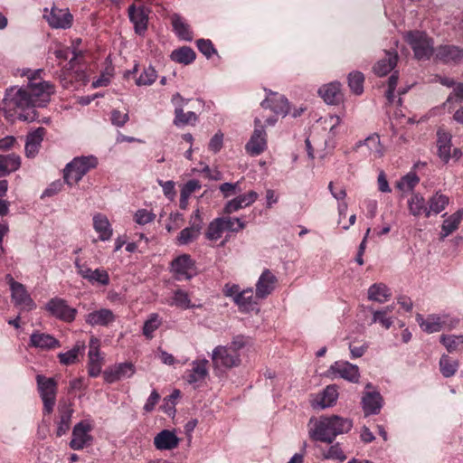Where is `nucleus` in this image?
I'll list each match as a JSON object with an SVG mask.
<instances>
[{
  "label": "nucleus",
  "instance_id": "32",
  "mask_svg": "<svg viewBox=\"0 0 463 463\" xmlns=\"http://www.w3.org/2000/svg\"><path fill=\"white\" fill-rule=\"evenodd\" d=\"M437 146L439 158L448 163L450 158L451 135L439 128L437 131Z\"/></svg>",
  "mask_w": 463,
  "mask_h": 463
},
{
  "label": "nucleus",
  "instance_id": "60",
  "mask_svg": "<svg viewBox=\"0 0 463 463\" xmlns=\"http://www.w3.org/2000/svg\"><path fill=\"white\" fill-rule=\"evenodd\" d=\"M155 219V214L152 213L151 212L146 210V209H141V210H138L136 214H135V220L136 222L138 223V224H146V223H149L151 222H153Z\"/></svg>",
  "mask_w": 463,
  "mask_h": 463
},
{
  "label": "nucleus",
  "instance_id": "14",
  "mask_svg": "<svg viewBox=\"0 0 463 463\" xmlns=\"http://www.w3.org/2000/svg\"><path fill=\"white\" fill-rule=\"evenodd\" d=\"M333 376H338L351 383H358L360 372L357 365L346 361H336L328 370Z\"/></svg>",
  "mask_w": 463,
  "mask_h": 463
},
{
  "label": "nucleus",
  "instance_id": "3",
  "mask_svg": "<svg viewBox=\"0 0 463 463\" xmlns=\"http://www.w3.org/2000/svg\"><path fill=\"white\" fill-rule=\"evenodd\" d=\"M404 39L418 61H428L435 56L434 41L425 32L409 31L405 33Z\"/></svg>",
  "mask_w": 463,
  "mask_h": 463
},
{
  "label": "nucleus",
  "instance_id": "30",
  "mask_svg": "<svg viewBox=\"0 0 463 463\" xmlns=\"http://www.w3.org/2000/svg\"><path fill=\"white\" fill-rule=\"evenodd\" d=\"M398 61V53L396 52H385V57L378 61L373 66V71L376 75L383 77L392 71Z\"/></svg>",
  "mask_w": 463,
  "mask_h": 463
},
{
  "label": "nucleus",
  "instance_id": "53",
  "mask_svg": "<svg viewBox=\"0 0 463 463\" xmlns=\"http://www.w3.org/2000/svg\"><path fill=\"white\" fill-rule=\"evenodd\" d=\"M196 45L198 50L208 59L216 53V49L210 40L199 39L196 42Z\"/></svg>",
  "mask_w": 463,
  "mask_h": 463
},
{
  "label": "nucleus",
  "instance_id": "52",
  "mask_svg": "<svg viewBox=\"0 0 463 463\" xmlns=\"http://www.w3.org/2000/svg\"><path fill=\"white\" fill-rule=\"evenodd\" d=\"M323 455L326 459H338L341 462L346 458L338 443L332 445Z\"/></svg>",
  "mask_w": 463,
  "mask_h": 463
},
{
  "label": "nucleus",
  "instance_id": "5",
  "mask_svg": "<svg viewBox=\"0 0 463 463\" xmlns=\"http://www.w3.org/2000/svg\"><path fill=\"white\" fill-rule=\"evenodd\" d=\"M37 387L43 403V413L51 414L56 402L57 383L53 378H46L43 375L36 376Z\"/></svg>",
  "mask_w": 463,
  "mask_h": 463
},
{
  "label": "nucleus",
  "instance_id": "59",
  "mask_svg": "<svg viewBox=\"0 0 463 463\" xmlns=\"http://www.w3.org/2000/svg\"><path fill=\"white\" fill-rule=\"evenodd\" d=\"M420 328L427 333L438 332L442 327L440 320H420Z\"/></svg>",
  "mask_w": 463,
  "mask_h": 463
},
{
  "label": "nucleus",
  "instance_id": "43",
  "mask_svg": "<svg viewBox=\"0 0 463 463\" xmlns=\"http://www.w3.org/2000/svg\"><path fill=\"white\" fill-rule=\"evenodd\" d=\"M78 54L73 52V57L70 59V61L65 65L60 71L56 72V77L59 79L63 88L67 89L71 84L72 80L70 79L71 71L74 68L75 61Z\"/></svg>",
  "mask_w": 463,
  "mask_h": 463
},
{
  "label": "nucleus",
  "instance_id": "33",
  "mask_svg": "<svg viewBox=\"0 0 463 463\" xmlns=\"http://www.w3.org/2000/svg\"><path fill=\"white\" fill-rule=\"evenodd\" d=\"M392 297L391 289L384 283H374L368 288V299L384 303Z\"/></svg>",
  "mask_w": 463,
  "mask_h": 463
},
{
  "label": "nucleus",
  "instance_id": "24",
  "mask_svg": "<svg viewBox=\"0 0 463 463\" xmlns=\"http://www.w3.org/2000/svg\"><path fill=\"white\" fill-rule=\"evenodd\" d=\"M178 444V437L169 430H163L154 438V445L159 450H171L175 449Z\"/></svg>",
  "mask_w": 463,
  "mask_h": 463
},
{
  "label": "nucleus",
  "instance_id": "2",
  "mask_svg": "<svg viewBox=\"0 0 463 463\" xmlns=\"http://www.w3.org/2000/svg\"><path fill=\"white\" fill-rule=\"evenodd\" d=\"M352 427L353 421L347 418L337 415L321 417L309 435L314 440L330 444L336 436L349 432Z\"/></svg>",
  "mask_w": 463,
  "mask_h": 463
},
{
  "label": "nucleus",
  "instance_id": "9",
  "mask_svg": "<svg viewBox=\"0 0 463 463\" xmlns=\"http://www.w3.org/2000/svg\"><path fill=\"white\" fill-rule=\"evenodd\" d=\"M435 60L449 65L463 62V48L454 44H440L436 47Z\"/></svg>",
  "mask_w": 463,
  "mask_h": 463
},
{
  "label": "nucleus",
  "instance_id": "50",
  "mask_svg": "<svg viewBox=\"0 0 463 463\" xmlns=\"http://www.w3.org/2000/svg\"><path fill=\"white\" fill-rule=\"evenodd\" d=\"M201 188V184L198 180H189L182 188L180 194V203H183L187 198L196 190Z\"/></svg>",
  "mask_w": 463,
  "mask_h": 463
},
{
  "label": "nucleus",
  "instance_id": "27",
  "mask_svg": "<svg viewBox=\"0 0 463 463\" xmlns=\"http://www.w3.org/2000/svg\"><path fill=\"white\" fill-rule=\"evenodd\" d=\"M318 93L327 104L335 105L343 100L339 82H331L319 88Z\"/></svg>",
  "mask_w": 463,
  "mask_h": 463
},
{
  "label": "nucleus",
  "instance_id": "15",
  "mask_svg": "<svg viewBox=\"0 0 463 463\" xmlns=\"http://www.w3.org/2000/svg\"><path fill=\"white\" fill-rule=\"evenodd\" d=\"M268 97L261 102L263 109H269L277 115L285 117L289 111V104L284 96H279L272 92L270 90L265 89Z\"/></svg>",
  "mask_w": 463,
  "mask_h": 463
},
{
  "label": "nucleus",
  "instance_id": "35",
  "mask_svg": "<svg viewBox=\"0 0 463 463\" xmlns=\"http://www.w3.org/2000/svg\"><path fill=\"white\" fill-rule=\"evenodd\" d=\"M171 22L175 33L180 39L188 42H191L193 40V33L183 17H181L177 14H174L171 16Z\"/></svg>",
  "mask_w": 463,
  "mask_h": 463
},
{
  "label": "nucleus",
  "instance_id": "25",
  "mask_svg": "<svg viewBox=\"0 0 463 463\" xmlns=\"http://www.w3.org/2000/svg\"><path fill=\"white\" fill-rule=\"evenodd\" d=\"M10 288L12 291V298L15 304L28 308H32L34 306V303L27 293L24 286L14 281L12 277H10Z\"/></svg>",
  "mask_w": 463,
  "mask_h": 463
},
{
  "label": "nucleus",
  "instance_id": "63",
  "mask_svg": "<svg viewBox=\"0 0 463 463\" xmlns=\"http://www.w3.org/2000/svg\"><path fill=\"white\" fill-rule=\"evenodd\" d=\"M223 135L221 132L216 133L209 142V149L213 153H217L222 147Z\"/></svg>",
  "mask_w": 463,
  "mask_h": 463
},
{
  "label": "nucleus",
  "instance_id": "48",
  "mask_svg": "<svg viewBox=\"0 0 463 463\" xmlns=\"http://www.w3.org/2000/svg\"><path fill=\"white\" fill-rule=\"evenodd\" d=\"M156 71L152 66L145 68L143 72L136 80V83L138 86L151 85L156 79Z\"/></svg>",
  "mask_w": 463,
  "mask_h": 463
},
{
  "label": "nucleus",
  "instance_id": "11",
  "mask_svg": "<svg viewBox=\"0 0 463 463\" xmlns=\"http://www.w3.org/2000/svg\"><path fill=\"white\" fill-rule=\"evenodd\" d=\"M75 267L82 279L88 280L91 285L107 286L109 284V276L105 269H91L85 263H80V260H75Z\"/></svg>",
  "mask_w": 463,
  "mask_h": 463
},
{
  "label": "nucleus",
  "instance_id": "20",
  "mask_svg": "<svg viewBox=\"0 0 463 463\" xmlns=\"http://www.w3.org/2000/svg\"><path fill=\"white\" fill-rule=\"evenodd\" d=\"M362 407L365 416L378 414L383 407V397L379 392H365L362 397Z\"/></svg>",
  "mask_w": 463,
  "mask_h": 463
},
{
  "label": "nucleus",
  "instance_id": "61",
  "mask_svg": "<svg viewBox=\"0 0 463 463\" xmlns=\"http://www.w3.org/2000/svg\"><path fill=\"white\" fill-rule=\"evenodd\" d=\"M161 325V320H146L143 326V334L144 335L151 339L153 338V333L156 331Z\"/></svg>",
  "mask_w": 463,
  "mask_h": 463
},
{
  "label": "nucleus",
  "instance_id": "21",
  "mask_svg": "<svg viewBox=\"0 0 463 463\" xmlns=\"http://www.w3.org/2000/svg\"><path fill=\"white\" fill-rule=\"evenodd\" d=\"M30 345L43 350H52L61 346L60 341L54 336L40 331H35L31 335Z\"/></svg>",
  "mask_w": 463,
  "mask_h": 463
},
{
  "label": "nucleus",
  "instance_id": "57",
  "mask_svg": "<svg viewBox=\"0 0 463 463\" xmlns=\"http://www.w3.org/2000/svg\"><path fill=\"white\" fill-rule=\"evenodd\" d=\"M115 366L120 379L129 378L135 373V366L132 363H121Z\"/></svg>",
  "mask_w": 463,
  "mask_h": 463
},
{
  "label": "nucleus",
  "instance_id": "4",
  "mask_svg": "<svg viewBox=\"0 0 463 463\" xmlns=\"http://www.w3.org/2000/svg\"><path fill=\"white\" fill-rule=\"evenodd\" d=\"M98 159L93 156H81L74 158L64 169V182L72 185L80 182L82 177L97 166Z\"/></svg>",
  "mask_w": 463,
  "mask_h": 463
},
{
  "label": "nucleus",
  "instance_id": "8",
  "mask_svg": "<svg viewBox=\"0 0 463 463\" xmlns=\"http://www.w3.org/2000/svg\"><path fill=\"white\" fill-rule=\"evenodd\" d=\"M189 99H184L179 93H175L172 97V103L175 106V118L174 125L176 127H183L185 125H195L198 120V116L193 112L184 111V103L188 102Z\"/></svg>",
  "mask_w": 463,
  "mask_h": 463
},
{
  "label": "nucleus",
  "instance_id": "10",
  "mask_svg": "<svg viewBox=\"0 0 463 463\" xmlns=\"http://www.w3.org/2000/svg\"><path fill=\"white\" fill-rule=\"evenodd\" d=\"M254 123V132L245 146L247 153L253 156L260 155L267 147L266 132L261 120L256 118Z\"/></svg>",
  "mask_w": 463,
  "mask_h": 463
},
{
  "label": "nucleus",
  "instance_id": "28",
  "mask_svg": "<svg viewBox=\"0 0 463 463\" xmlns=\"http://www.w3.org/2000/svg\"><path fill=\"white\" fill-rule=\"evenodd\" d=\"M60 420L57 425L56 435L61 437L67 433L71 428V422L74 410L70 403L60 404L58 407Z\"/></svg>",
  "mask_w": 463,
  "mask_h": 463
},
{
  "label": "nucleus",
  "instance_id": "13",
  "mask_svg": "<svg viewBox=\"0 0 463 463\" xmlns=\"http://www.w3.org/2000/svg\"><path fill=\"white\" fill-rule=\"evenodd\" d=\"M171 271L178 280L190 279L194 274V261L188 254H183L171 262Z\"/></svg>",
  "mask_w": 463,
  "mask_h": 463
},
{
  "label": "nucleus",
  "instance_id": "1",
  "mask_svg": "<svg viewBox=\"0 0 463 463\" xmlns=\"http://www.w3.org/2000/svg\"><path fill=\"white\" fill-rule=\"evenodd\" d=\"M42 70L34 71L28 75L26 88L12 86L5 90L3 108L13 112L24 121L33 122L37 119L35 108H43L51 100V95L55 92V87L50 81L43 80Z\"/></svg>",
  "mask_w": 463,
  "mask_h": 463
},
{
  "label": "nucleus",
  "instance_id": "56",
  "mask_svg": "<svg viewBox=\"0 0 463 463\" xmlns=\"http://www.w3.org/2000/svg\"><path fill=\"white\" fill-rule=\"evenodd\" d=\"M173 303L181 308L190 307V300L188 298V295L183 290H177L175 292Z\"/></svg>",
  "mask_w": 463,
  "mask_h": 463
},
{
  "label": "nucleus",
  "instance_id": "58",
  "mask_svg": "<svg viewBox=\"0 0 463 463\" xmlns=\"http://www.w3.org/2000/svg\"><path fill=\"white\" fill-rule=\"evenodd\" d=\"M463 101V83H458L453 91L447 98L444 106L451 104L452 102H462Z\"/></svg>",
  "mask_w": 463,
  "mask_h": 463
},
{
  "label": "nucleus",
  "instance_id": "47",
  "mask_svg": "<svg viewBox=\"0 0 463 463\" xmlns=\"http://www.w3.org/2000/svg\"><path fill=\"white\" fill-rule=\"evenodd\" d=\"M440 342L445 345L449 352H453L458 348L463 349V335H441Z\"/></svg>",
  "mask_w": 463,
  "mask_h": 463
},
{
  "label": "nucleus",
  "instance_id": "46",
  "mask_svg": "<svg viewBox=\"0 0 463 463\" xmlns=\"http://www.w3.org/2000/svg\"><path fill=\"white\" fill-rule=\"evenodd\" d=\"M222 218L218 217L212 221L205 232V237L210 241H216L222 237L224 231Z\"/></svg>",
  "mask_w": 463,
  "mask_h": 463
},
{
  "label": "nucleus",
  "instance_id": "41",
  "mask_svg": "<svg viewBox=\"0 0 463 463\" xmlns=\"http://www.w3.org/2000/svg\"><path fill=\"white\" fill-rule=\"evenodd\" d=\"M463 218V209L458 210L456 213L444 220L441 226V237L445 238L458 228Z\"/></svg>",
  "mask_w": 463,
  "mask_h": 463
},
{
  "label": "nucleus",
  "instance_id": "22",
  "mask_svg": "<svg viewBox=\"0 0 463 463\" xmlns=\"http://www.w3.org/2000/svg\"><path fill=\"white\" fill-rule=\"evenodd\" d=\"M128 16L134 24L135 32L143 34L147 29L148 17L143 6L136 7L131 5L128 7Z\"/></svg>",
  "mask_w": 463,
  "mask_h": 463
},
{
  "label": "nucleus",
  "instance_id": "7",
  "mask_svg": "<svg viewBox=\"0 0 463 463\" xmlns=\"http://www.w3.org/2000/svg\"><path fill=\"white\" fill-rule=\"evenodd\" d=\"M92 425L87 420L78 422L72 430V438L70 441V448L73 450H81L92 443L93 437L90 434Z\"/></svg>",
  "mask_w": 463,
  "mask_h": 463
},
{
  "label": "nucleus",
  "instance_id": "44",
  "mask_svg": "<svg viewBox=\"0 0 463 463\" xmlns=\"http://www.w3.org/2000/svg\"><path fill=\"white\" fill-rule=\"evenodd\" d=\"M458 367L456 360L451 359L449 355L443 354L439 360V369L442 375L446 378L453 376Z\"/></svg>",
  "mask_w": 463,
  "mask_h": 463
},
{
  "label": "nucleus",
  "instance_id": "16",
  "mask_svg": "<svg viewBox=\"0 0 463 463\" xmlns=\"http://www.w3.org/2000/svg\"><path fill=\"white\" fill-rule=\"evenodd\" d=\"M50 315L57 318H75L77 309L70 307L67 302L59 298H52L46 305Z\"/></svg>",
  "mask_w": 463,
  "mask_h": 463
},
{
  "label": "nucleus",
  "instance_id": "18",
  "mask_svg": "<svg viewBox=\"0 0 463 463\" xmlns=\"http://www.w3.org/2000/svg\"><path fill=\"white\" fill-rule=\"evenodd\" d=\"M277 282L276 276L269 269H265L256 283L257 298L260 299L266 298L273 292Z\"/></svg>",
  "mask_w": 463,
  "mask_h": 463
},
{
  "label": "nucleus",
  "instance_id": "39",
  "mask_svg": "<svg viewBox=\"0 0 463 463\" xmlns=\"http://www.w3.org/2000/svg\"><path fill=\"white\" fill-rule=\"evenodd\" d=\"M170 58L175 62L188 65L195 60L196 53L191 47L183 46L174 50L171 52Z\"/></svg>",
  "mask_w": 463,
  "mask_h": 463
},
{
  "label": "nucleus",
  "instance_id": "26",
  "mask_svg": "<svg viewBox=\"0 0 463 463\" xmlns=\"http://www.w3.org/2000/svg\"><path fill=\"white\" fill-rule=\"evenodd\" d=\"M49 24L53 28H70L72 24V15L68 12L58 8H52L46 15Z\"/></svg>",
  "mask_w": 463,
  "mask_h": 463
},
{
  "label": "nucleus",
  "instance_id": "36",
  "mask_svg": "<svg viewBox=\"0 0 463 463\" xmlns=\"http://www.w3.org/2000/svg\"><path fill=\"white\" fill-rule=\"evenodd\" d=\"M93 226L95 231L99 234L100 241H108L112 236V229L108 218L103 214H96L93 217Z\"/></svg>",
  "mask_w": 463,
  "mask_h": 463
},
{
  "label": "nucleus",
  "instance_id": "12",
  "mask_svg": "<svg viewBox=\"0 0 463 463\" xmlns=\"http://www.w3.org/2000/svg\"><path fill=\"white\" fill-rule=\"evenodd\" d=\"M202 228L203 219L200 211L197 209L191 216L190 226L183 229L177 236V244L186 245L195 241L199 237Z\"/></svg>",
  "mask_w": 463,
  "mask_h": 463
},
{
  "label": "nucleus",
  "instance_id": "34",
  "mask_svg": "<svg viewBox=\"0 0 463 463\" xmlns=\"http://www.w3.org/2000/svg\"><path fill=\"white\" fill-rule=\"evenodd\" d=\"M338 398V392L335 385L326 386L320 394L318 400L316 401L314 407L325 409L333 406Z\"/></svg>",
  "mask_w": 463,
  "mask_h": 463
},
{
  "label": "nucleus",
  "instance_id": "23",
  "mask_svg": "<svg viewBox=\"0 0 463 463\" xmlns=\"http://www.w3.org/2000/svg\"><path fill=\"white\" fill-rule=\"evenodd\" d=\"M45 134V128L41 127L26 136L25 155L27 157H34L37 155Z\"/></svg>",
  "mask_w": 463,
  "mask_h": 463
},
{
  "label": "nucleus",
  "instance_id": "37",
  "mask_svg": "<svg viewBox=\"0 0 463 463\" xmlns=\"http://www.w3.org/2000/svg\"><path fill=\"white\" fill-rule=\"evenodd\" d=\"M449 199L447 195L437 192L428 201V212L426 217H430L431 213L439 214L449 204Z\"/></svg>",
  "mask_w": 463,
  "mask_h": 463
},
{
  "label": "nucleus",
  "instance_id": "40",
  "mask_svg": "<svg viewBox=\"0 0 463 463\" xmlns=\"http://www.w3.org/2000/svg\"><path fill=\"white\" fill-rule=\"evenodd\" d=\"M408 207L411 214L413 216H420L421 214L426 216V212H428V206L424 197L418 193L411 194V198L408 200Z\"/></svg>",
  "mask_w": 463,
  "mask_h": 463
},
{
  "label": "nucleus",
  "instance_id": "45",
  "mask_svg": "<svg viewBox=\"0 0 463 463\" xmlns=\"http://www.w3.org/2000/svg\"><path fill=\"white\" fill-rule=\"evenodd\" d=\"M364 76L362 72L354 71L348 75V86L353 93L360 95L364 91Z\"/></svg>",
  "mask_w": 463,
  "mask_h": 463
},
{
  "label": "nucleus",
  "instance_id": "42",
  "mask_svg": "<svg viewBox=\"0 0 463 463\" xmlns=\"http://www.w3.org/2000/svg\"><path fill=\"white\" fill-rule=\"evenodd\" d=\"M363 146H366L371 152L376 154L378 156H382L383 152L381 149L380 137L377 134H373L364 140L358 141L354 149L357 150Z\"/></svg>",
  "mask_w": 463,
  "mask_h": 463
},
{
  "label": "nucleus",
  "instance_id": "6",
  "mask_svg": "<svg viewBox=\"0 0 463 463\" xmlns=\"http://www.w3.org/2000/svg\"><path fill=\"white\" fill-rule=\"evenodd\" d=\"M212 362L216 370H226L241 364V354L227 345H218L213 350Z\"/></svg>",
  "mask_w": 463,
  "mask_h": 463
},
{
  "label": "nucleus",
  "instance_id": "54",
  "mask_svg": "<svg viewBox=\"0 0 463 463\" xmlns=\"http://www.w3.org/2000/svg\"><path fill=\"white\" fill-rule=\"evenodd\" d=\"M398 71H394L388 80V90L385 96L389 103H392L394 101V90L398 84Z\"/></svg>",
  "mask_w": 463,
  "mask_h": 463
},
{
  "label": "nucleus",
  "instance_id": "29",
  "mask_svg": "<svg viewBox=\"0 0 463 463\" xmlns=\"http://www.w3.org/2000/svg\"><path fill=\"white\" fill-rule=\"evenodd\" d=\"M209 362L206 359L195 360L192 363V369L187 372V382L197 383L203 382L208 375Z\"/></svg>",
  "mask_w": 463,
  "mask_h": 463
},
{
  "label": "nucleus",
  "instance_id": "55",
  "mask_svg": "<svg viewBox=\"0 0 463 463\" xmlns=\"http://www.w3.org/2000/svg\"><path fill=\"white\" fill-rule=\"evenodd\" d=\"M129 119L128 112H121L118 109H113L111 111L110 120L114 126L123 127Z\"/></svg>",
  "mask_w": 463,
  "mask_h": 463
},
{
  "label": "nucleus",
  "instance_id": "19",
  "mask_svg": "<svg viewBox=\"0 0 463 463\" xmlns=\"http://www.w3.org/2000/svg\"><path fill=\"white\" fill-rule=\"evenodd\" d=\"M258 199V194L250 191L247 194H239L235 198L228 201L223 207V213L231 214L239 210L251 205Z\"/></svg>",
  "mask_w": 463,
  "mask_h": 463
},
{
  "label": "nucleus",
  "instance_id": "62",
  "mask_svg": "<svg viewBox=\"0 0 463 463\" xmlns=\"http://www.w3.org/2000/svg\"><path fill=\"white\" fill-rule=\"evenodd\" d=\"M160 400V395L156 390H153L149 397L147 398L143 409L146 412H151L154 411L156 405Z\"/></svg>",
  "mask_w": 463,
  "mask_h": 463
},
{
  "label": "nucleus",
  "instance_id": "51",
  "mask_svg": "<svg viewBox=\"0 0 463 463\" xmlns=\"http://www.w3.org/2000/svg\"><path fill=\"white\" fill-rule=\"evenodd\" d=\"M219 189L224 198H229L232 195L240 194L242 191L240 186V182L223 183L219 186Z\"/></svg>",
  "mask_w": 463,
  "mask_h": 463
},
{
  "label": "nucleus",
  "instance_id": "17",
  "mask_svg": "<svg viewBox=\"0 0 463 463\" xmlns=\"http://www.w3.org/2000/svg\"><path fill=\"white\" fill-rule=\"evenodd\" d=\"M257 295L253 296L252 288L243 289L241 293L237 296V299H235V304L238 306L239 309L243 313H248L251 315H258L260 311V304L258 302Z\"/></svg>",
  "mask_w": 463,
  "mask_h": 463
},
{
  "label": "nucleus",
  "instance_id": "64",
  "mask_svg": "<svg viewBox=\"0 0 463 463\" xmlns=\"http://www.w3.org/2000/svg\"><path fill=\"white\" fill-rule=\"evenodd\" d=\"M62 183L58 180V181H55V182H52L43 193L42 194V198L43 197H51V196H53L55 194H57L58 193H60L62 189Z\"/></svg>",
  "mask_w": 463,
  "mask_h": 463
},
{
  "label": "nucleus",
  "instance_id": "38",
  "mask_svg": "<svg viewBox=\"0 0 463 463\" xmlns=\"http://www.w3.org/2000/svg\"><path fill=\"white\" fill-rule=\"evenodd\" d=\"M85 345L82 342H77L74 346L66 353H60L58 354L59 362L64 365H71L78 361L80 354H83Z\"/></svg>",
  "mask_w": 463,
  "mask_h": 463
},
{
  "label": "nucleus",
  "instance_id": "49",
  "mask_svg": "<svg viewBox=\"0 0 463 463\" xmlns=\"http://www.w3.org/2000/svg\"><path fill=\"white\" fill-rule=\"evenodd\" d=\"M224 231L238 232L245 228V222L240 218L222 217Z\"/></svg>",
  "mask_w": 463,
  "mask_h": 463
},
{
  "label": "nucleus",
  "instance_id": "31",
  "mask_svg": "<svg viewBox=\"0 0 463 463\" xmlns=\"http://www.w3.org/2000/svg\"><path fill=\"white\" fill-rule=\"evenodd\" d=\"M21 166V157L14 153L0 155V177L9 175Z\"/></svg>",
  "mask_w": 463,
  "mask_h": 463
}]
</instances>
